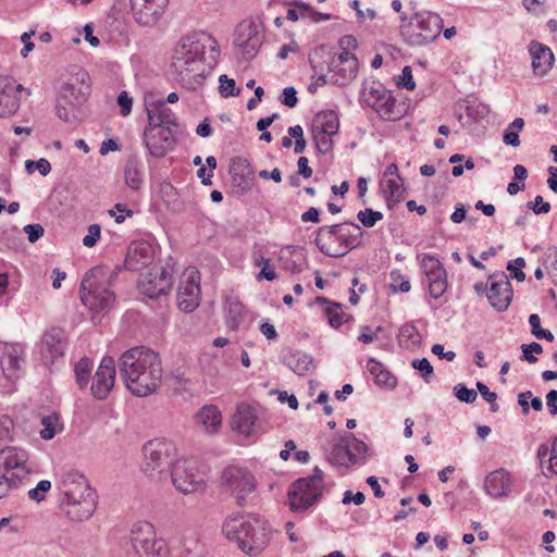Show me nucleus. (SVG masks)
<instances>
[{
  "instance_id": "nucleus-41",
  "label": "nucleus",
  "mask_w": 557,
  "mask_h": 557,
  "mask_svg": "<svg viewBox=\"0 0 557 557\" xmlns=\"http://www.w3.org/2000/svg\"><path fill=\"white\" fill-rule=\"evenodd\" d=\"M398 342L401 347L410 349L421 345L422 336L414 324L407 323L399 330Z\"/></svg>"
},
{
  "instance_id": "nucleus-4",
  "label": "nucleus",
  "mask_w": 557,
  "mask_h": 557,
  "mask_svg": "<svg viewBox=\"0 0 557 557\" xmlns=\"http://www.w3.org/2000/svg\"><path fill=\"white\" fill-rule=\"evenodd\" d=\"M362 236L363 232L357 223L346 221L319 227L314 243L323 255L339 258L359 247Z\"/></svg>"
},
{
  "instance_id": "nucleus-28",
  "label": "nucleus",
  "mask_w": 557,
  "mask_h": 557,
  "mask_svg": "<svg viewBox=\"0 0 557 557\" xmlns=\"http://www.w3.org/2000/svg\"><path fill=\"white\" fill-rule=\"evenodd\" d=\"M258 416L256 409L247 404H240L231 419L233 430L245 436H252L258 433L256 422Z\"/></svg>"
},
{
  "instance_id": "nucleus-31",
  "label": "nucleus",
  "mask_w": 557,
  "mask_h": 557,
  "mask_svg": "<svg viewBox=\"0 0 557 557\" xmlns=\"http://www.w3.org/2000/svg\"><path fill=\"white\" fill-rule=\"evenodd\" d=\"M510 474L503 468L488 473L484 481L485 492L494 498L507 496L510 493Z\"/></svg>"
},
{
  "instance_id": "nucleus-44",
  "label": "nucleus",
  "mask_w": 557,
  "mask_h": 557,
  "mask_svg": "<svg viewBox=\"0 0 557 557\" xmlns=\"http://www.w3.org/2000/svg\"><path fill=\"white\" fill-rule=\"evenodd\" d=\"M91 370L92 361L88 358H82L75 363V379L81 388H84L88 385Z\"/></svg>"
},
{
  "instance_id": "nucleus-40",
  "label": "nucleus",
  "mask_w": 557,
  "mask_h": 557,
  "mask_svg": "<svg viewBox=\"0 0 557 557\" xmlns=\"http://www.w3.org/2000/svg\"><path fill=\"white\" fill-rule=\"evenodd\" d=\"M23 361L21 357V351L17 346L11 347L0 359V364L3 371V374L8 379H14L16 376L17 371L21 368V362Z\"/></svg>"
},
{
  "instance_id": "nucleus-61",
  "label": "nucleus",
  "mask_w": 557,
  "mask_h": 557,
  "mask_svg": "<svg viewBox=\"0 0 557 557\" xmlns=\"http://www.w3.org/2000/svg\"><path fill=\"white\" fill-rule=\"evenodd\" d=\"M280 101L288 108H295L298 102L297 90L293 86L285 87Z\"/></svg>"
},
{
  "instance_id": "nucleus-51",
  "label": "nucleus",
  "mask_w": 557,
  "mask_h": 557,
  "mask_svg": "<svg viewBox=\"0 0 557 557\" xmlns=\"http://www.w3.org/2000/svg\"><path fill=\"white\" fill-rule=\"evenodd\" d=\"M220 86L219 91L223 98L238 96L240 89L236 87L235 81L228 78L225 74L219 77Z\"/></svg>"
},
{
  "instance_id": "nucleus-45",
  "label": "nucleus",
  "mask_w": 557,
  "mask_h": 557,
  "mask_svg": "<svg viewBox=\"0 0 557 557\" xmlns=\"http://www.w3.org/2000/svg\"><path fill=\"white\" fill-rule=\"evenodd\" d=\"M382 186L384 191L388 194L387 199H393L395 201L404 199L405 188L403 181H398L397 178H386L382 182Z\"/></svg>"
},
{
  "instance_id": "nucleus-59",
  "label": "nucleus",
  "mask_w": 557,
  "mask_h": 557,
  "mask_svg": "<svg viewBox=\"0 0 557 557\" xmlns=\"http://www.w3.org/2000/svg\"><path fill=\"white\" fill-rule=\"evenodd\" d=\"M413 369L418 370L421 373V376L425 382H429L430 377L433 374V367L426 358L414 359L411 362Z\"/></svg>"
},
{
  "instance_id": "nucleus-8",
  "label": "nucleus",
  "mask_w": 557,
  "mask_h": 557,
  "mask_svg": "<svg viewBox=\"0 0 557 557\" xmlns=\"http://www.w3.org/2000/svg\"><path fill=\"white\" fill-rule=\"evenodd\" d=\"M121 268L117 267L110 273L108 277L109 284L115 280ZM102 280H107L106 270L102 267H96L90 269L81 282V300L95 312L108 311L115 300L113 292L99 286Z\"/></svg>"
},
{
  "instance_id": "nucleus-10",
  "label": "nucleus",
  "mask_w": 557,
  "mask_h": 557,
  "mask_svg": "<svg viewBox=\"0 0 557 557\" xmlns=\"http://www.w3.org/2000/svg\"><path fill=\"white\" fill-rule=\"evenodd\" d=\"M314 55L325 63L332 84L345 86L357 76L358 60L349 51L336 54L331 47L321 45L314 50Z\"/></svg>"
},
{
  "instance_id": "nucleus-64",
  "label": "nucleus",
  "mask_w": 557,
  "mask_h": 557,
  "mask_svg": "<svg viewBox=\"0 0 557 557\" xmlns=\"http://www.w3.org/2000/svg\"><path fill=\"white\" fill-rule=\"evenodd\" d=\"M528 208L531 209L535 214L548 213L550 211V203L544 201L542 196H536L534 201L528 202Z\"/></svg>"
},
{
  "instance_id": "nucleus-54",
  "label": "nucleus",
  "mask_w": 557,
  "mask_h": 557,
  "mask_svg": "<svg viewBox=\"0 0 557 557\" xmlns=\"http://www.w3.org/2000/svg\"><path fill=\"white\" fill-rule=\"evenodd\" d=\"M454 394L460 401L466 404H473L478 398L476 391L468 388L462 383H459L454 387Z\"/></svg>"
},
{
  "instance_id": "nucleus-38",
  "label": "nucleus",
  "mask_w": 557,
  "mask_h": 557,
  "mask_svg": "<svg viewBox=\"0 0 557 557\" xmlns=\"http://www.w3.org/2000/svg\"><path fill=\"white\" fill-rule=\"evenodd\" d=\"M143 165L140 160L135 156L129 157L124 168L126 185L133 190L140 189L143 185Z\"/></svg>"
},
{
  "instance_id": "nucleus-18",
  "label": "nucleus",
  "mask_w": 557,
  "mask_h": 557,
  "mask_svg": "<svg viewBox=\"0 0 557 557\" xmlns=\"http://www.w3.org/2000/svg\"><path fill=\"white\" fill-rule=\"evenodd\" d=\"M144 140L150 154L161 158L173 148L175 144L174 134L168 126L147 125L144 132Z\"/></svg>"
},
{
  "instance_id": "nucleus-50",
  "label": "nucleus",
  "mask_w": 557,
  "mask_h": 557,
  "mask_svg": "<svg viewBox=\"0 0 557 557\" xmlns=\"http://www.w3.org/2000/svg\"><path fill=\"white\" fill-rule=\"evenodd\" d=\"M313 139L318 151L322 154H326L333 150V134H326L319 131H312Z\"/></svg>"
},
{
  "instance_id": "nucleus-60",
  "label": "nucleus",
  "mask_w": 557,
  "mask_h": 557,
  "mask_svg": "<svg viewBox=\"0 0 557 557\" xmlns=\"http://www.w3.org/2000/svg\"><path fill=\"white\" fill-rule=\"evenodd\" d=\"M522 352H523V359L527 360L530 363H534L537 361V358L532 354H541L543 351V347L541 344L533 342L531 344H523L521 346Z\"/></svg>"
},
{
  "instance_id": "nucleus-52",
  "label": "nucleus",
  "mask_w": 557,
  "mask_h": 557,
  "mask_svg": "<svg viewBox=\"0 0 557 557\" xmlns=\"http://www.w3.org/2000/svg\"><path fill=\"white\" fill-rule=\"evenodd\" d=\"M360 223L366 227H372L376 224V222L383 219V213L380 211H374L371 208H366L364 210H360L357 214Z\"/></svg>"
},
{
  "instance_id": "nucleus-24",
  "label": "nucleus",
  "mask_w": 557,
  "mask_h": 557,
  "mask_svg": "<svg viewBox=\"0 0 557 557\" xmlns=\"http://www.w3.org/2000/svg\"><path fill=\"white\" fill-rule=\"evenodd\" d=\"M171 287L172 276L164 268L149 271L139 282L141 294L152 299L166 294Z\"/></svg>"
},
{
  "instance_id": "nucleus-33",
  "label": "nucleus",
  "mask_w": 557,
  "mask_h": 557,
  "mask_svg": "<svg viewBox=\"0 0 557 557\" xmlns=\"http://www.w3.org/2000/svg\"><path fill=\"white\" fill-rule=\"evenodd\" d=\"M283 362L299 376L314 369L313 358L300 350H290L283 355Z\"/></svg>"
},
{
  "instance_id": "nucleus-14",
  "label": "nucleus",
  "mask_w": 557,
  "mask_h": 557,
  "mask_svg": "<svg viewBox=\"0 0 557 557\" xmlns=\"http://www.w3.org/2000/svg\"><path fill=\"white\" fill-rule=\"evenodd\" d=\"M362 99L383 120L392 121L399 117V113L395 111L396 100L382 83L377 81L366 83L362 90Z\"/></svg>"
},
{
  "instance_id": "nucleus-36",
  "label": "nucleus",
  "mask_w": 557,
  "mask_h": 557,
  "mask_svg": "<svg viewBox=\"0 0 557 557\" xmlns=\"http://www.w3.org/2000/svg\"><path fill=\"white\" fill-rule=\"evenodd\" d=\"M198 424L203 426L207 433H214L221 425V412L214 406L202 407L195 416Z\"/></svg>"
},
{
  "instance_id": "nucleus-39",
  "label": "nucleus",
  "mask_w": 557,
  "mask_h": 557,
  "mask_svg": "<svg viewBox=\"0 0 557 557\" xmlns=\"http://www.w3.org/2000/svg\"><path fill=\"white\" fill-rule=\"evenodd\" d=\"M367 367L369 372L374 376L377 385L388 388L396 386L397 379L381 362L370 358Z\"/></svg>"
},
{
  "instance_id": "nucleus-6",
  "label": "nucleus",
  "mask_w": 557,
  "mask_h": 557,
  "mask_svg": "<svg viewBox=\"0 0 557 557\" xmlns=\"http://www.w3.org/2000/svg\"><path fill=\"white\" fill-rule=\"evenodd\" d=\"M223 533L227 539L235 540L239 548L249 555L260 554L270 540L267 523L257 517L228 518L223 524Z\"/></svg>"
},
{
  "instance_id": "nucleus-13",
  "label": "nucleus",
  "mask_w": 557,
  "mask_h": 557,
  "mask_svg": "<svg viewBox=\"0 0 557 557\" xmlns=\"http://www.w3.org/2000/svg\"><path fill=\"white\" fill-rule=\"evenodd\" d=\"M128 542L137 557H168L169 548L165 541L157 537L154 528L149 522L134 524Z\"/></svg>"
},
{
  "instance_id": "nucleus-12",
  "label": "nucleus",
  "mask_w": 557,
  "mask_h": 557,
  "mask_svg": "<svg viewBox=\"0 0 557 557\" xmlns=\"http://www.w3.org/2000/svg\"><path fill=\"white\" fill-rule=\"evenodd\" d=\"M368 446L352 433H345L326 454L327 461L335 467L363 466L368 462Z\"/></svg>"
},
{
  "instance_id": "nucleus-46",
  "label": "nucleus",
  "mask_w": 557,
  "mask_h": 557,
  "mask_svg": "<svg viewBox=\"0 0 557 557\" xmlns=\"http://www.w3.org/2000/svg\"><path fill=\"white\" fill-rule=\"evenodd\" d=\"M23 483L18 475H9L2 471H0V499L8 496L9 493L13 490L20 488Z\"/></svg>"
},
{
  "instance_id": "nucleus-32",
  "label": "nucleus",
  "mask_w": 557,
  "mask_h": 557,
  "mask_svg": "<svg viewBox=\"0 0 557 557\" xmlns=\"http://www.w3.org/2000/svg\"><path fill=\"white\" fill-rule=\"evenodd\" d=\"M147 109L148 125L152 126H177V121L174 112L166 107L164 100H158L152 102Z\"/></svg>"
},
{
  "instance_id": "nucleus-58",
  "label": "nucleus",
  "mask_w": 557,
  "mask_h": 557,
  "mask_svg": "<svg viewBox=\"0 0 557 557\" xmlns=\"http://www.w3.org/2000/svg\"><path fill=\"white\" fill-rule=\"evenodd\" d=\"M25 168L28 173H33L34 169H36L42 176L48 175L51 171V165L49 161L45 158H40L37 161L27 160L25 162Z\"/></svg>"
},
{
  "instance_id": "nucleus-21",
  "label": "nucleus",
  "mask_w": 557,
  "mask_h": 557,
  "mask_svg": "<svg viewBox=\"0 0 557 557\" xmlns=\"http://www.w3.org/2000/svg\"><path fill=\"white\" fill-rule=\"evenodd\" d=\"M169 0H131L135 21L144 26L154 25L163 15Z\"/></svg>"
},
{
  "instance_id": "nucleus-16",
  "label": "nucleus",
  "mask_w": 557,
  "mask_h": 557,
  "mask_svg": "<svg viewBox=\"0 0 557 557\" xmlns=\"http://www.w3.org/2000/svg\"><path fill=\"white\" fill-rule=\"evenodd\" d=\"M172 483L183 494L197 492L205 484V479L198 470L197 461L193 458L175 460L171 469Z\"/></svg>"
},
{
  "instance_id": "nucleus-7",
  "label": "nucleus",
  "mask_w": 557,
  "mask_h": 557,
  "mask_svg": "<svg viewBox=\"0 0 557 557\" xmlns=\"http://www.w3.org/2000/svg\"><path fill=\"white\" fill-rule=\"evenodd\" d=\"M400 35L411 47H422L434 41L441 34L443 18L433 12H419L412 16L400 15Z\"/></svg>"
},
{
  "instance_id": "nucleus-49",
  "label": "nucleus",
  "mask_w": 557,
  "mask_h": 557,
  "mask_svg": "<svg viewBox=\"0 0 557 557\" xmlns=\"http://www.w3.org/2000/svg\"><path fill=\"white\" fill-rule=\"evenodd\" d=\"M318 59H319V57H315L313 53L310 57L309 61H310V65L313 70L312 78H315V81L313 83H315L317 86L321 87L331 82H330V75L327 76V75L323 74V71H324L323 61L319 62Z\"/></svg>"
},
{
  "instance_id": "nucleus-56",
  "label": "nucleus",
  "mask_w": 557,
  "mask_h": 557,
  "mask_svg": "<svg viewBox=\"0 0 557 557\" xmlns=\"http://www.w3.org/2000/svg\"><path fill=\"white\" fill-rule=\"evenodd\" d=\"M50 488L51 482L49 480H41L36 487L28 491L27 495L32 500L40 503L46 498V493L49 492Z\"/></svg>"
},
{
  "instance_id": "nucleus-17",
  "label": "nucleus",
  "mask_w": 557,
  "mask_h": 557,
  "mask_svg": "<svg viewBox=\"0 0 557 557\" xmlns=\"http://www.w3.org/2000/svg\"><path fill=\"white\" fill-rule=\"evenodd\" d=\"M28 453L20 447L7 446L0 449V471L9 475H18L24 485L29 480L30 468L27 466Z\"/></svg>"
},
{
  "instance_id": "nucleus-23",
  "label": "nucleus",
  "mask_w": 557,
  "mask_h": 557,
  "mask_svg": "<svg viewBox=\"0 0 557 557\" xmlns=\"http://www.w3.org/2000/svg\"><path fill=\"white\" fill-rule=\"evenodd\" d=\"M66 348V336L62 329L53 327L46 332L39 344V352L46 364L53 363L64 355Z\"/></svg>"
},
{
  "instance_id": "nucleus-22",
  "label": "nucleus",
  "mask_w": 557,
  "mask_h": 557,
  "mask_svg": "<svg viewBox=\"0 0 557 557\" xmlns=\"http://www.w3.org/2000/svg\"><path fill=\"white\" fill-rule=\"evenodd\" d=\"M115 362L112 357H104L98 367L90 391L97 399H106L114 386Z\"/></svg>"
},
{
  "instance_id": "nucleus-55",
  "label": "nucleus",
  "mask_w": 557,
  "mask_h": 557,
  "mask_svg": "<svg viewBox=\"0 0 557 557\" xmlns=\"http://www.w3.org/2000/svg\"><path fill=\"white\" fill-rule=\"evenodd\" d=\"M545 262H549L546 267L548 275L552 281L557 285V247H549L545 253Z\"/></svg>"
},
{
  "instance_id": "nucleus-5",
  "label": "nucleus",
  "mask_w": 557,
  "mask_h": 557,
  "mask_svg": "<svg viewBox=\"0 0 557 557\" xmlns=\"http://www.w3.org/2000/svg\"><path fill=\"white\" fill-rule=\"evenodd\" d=\"M210 42L209 35L195 32L183 37L176 45L172 57V67L182 81L203 74L202 58L206 47Z\"/></svg>"
},
{
  "instance_id": "nucleus-62",
  "label": "nucleus",
  "mask_w": 557,
  "mask_h": 557,
  "mask_svg": "<svg viewBox=\"0 0 557 557\" xmlns=\"http://www.w3.org/2000/svg\"><path fill=\"white\" fill-rule=\"evenodd\" d=\"M117 104L120 107L121 115L127 116L132 112L133 99L128 96V92L123 90L117 96Z\"/></svg>"
},
{
  "instance_id": "nucleus-37",
  "label": "nucleus",
  "mask_w": 557,
  "mask_h": 557,
  "mask_svg": "<svg viewBox=\"0 0 557 557\" xmlns=\"http://www.w3.org/2000/svg\"><path fill=\"white\" fill-rule=\"evenodd\" d=\"M339 128L338 115L333 110L319 112L312 124V131L336 135Z\"/></svg>"
},
{
  "instance_id": "nucleus-3",
  "label": "nucleus",
  "mask_w": 557,
  "mask_h": 557,
  "mask_svg": "<svg viewBox=\"0 0 557 557\" xmlns=\"http://www.w3.org/2000/svg\"><path fill=\"white\" fill-rule=\"evenodd\" d=\"M91 92L89 74L74 66L71 76L61 86L57 98L55 112L64 122H76L83 117V106Z\"/></svg>"
},
{
  "instance_id": "nucleus-43",
  "label": "nucleus",
  "mask_w": 557,
  "mask_h": 557,
  "mask_svg": "<svg viewBox=\"0 0 557 557\" xmlns=\"http://www.w3.org/2000/svg\"><path fill=\"white\" fill-rule=\"evenodd\" d=\"M42 429L39 431L41 438L49 441L54 437L59 430H62L60 424V417L57 413H51L41 418Z\"/></svg>"
},
{
  "instance_id": "nucleus-19",
  "label": "nucleus",
  "mask_w": 557,
  "mask_h": 557,
  "mask_svg": "<svg viewBox=\"0 0 557 557\" xmlns=\"http://www.w3.org/2000/svg\"><path fill=\"white\" fill-rule=\"evenodd\" d=\"M264 36L253 23L240 24L237 28L234 45L242 50L245 60H252L259 52Z\"/></svg>"
},
{
  "instance_id": "nucleus-30",
  "label": "nucleus",
  "mask_w": 557,
  "mask_h": 557,
  "mask_svg": "<svg viewBox=\"0 0 557 557\" xmlns=\"http://www.w3.org/2000/svg\"><path fill=\"white\" fill-rule=\"evenodd\" d=\"M529 51L532 57V69L534 74L537 76H544L547 74L555 60L550 48L533 40L530 42Z\"/></svg>"
},
{
  "instance_id": "nucleus-1",
  "label": "nucleus",
  "mask_w": 557,
  "mask_h": 557,
  "mask_svg": "<svg viewBox=\"0 0 557 557\" xmlns=\"http://www.w3.org/2000/svg\"><path fill=\"white\" fill-rule=\"evenodd\" d=\"M119 371L126 388L137 397L156 393L163 377L159 354L145 346L124 351L119 360Z\"/></svg>"
},
{
  "instance_id": "nucleus-53",
  "label": "nucleus",
  "mask_w": 557,
  "mask_h": 557,
  "mask_svg": "<svg viewBox=\"0 0 557 557\" xmlns=\"http://www.w3.org/2000/svg\"><path fill=\"white\" fill-rule=\"evenodd\" d=\"M429 281V293L431 297L437 299L444 295L447 289V274L445 276H436Z\"/></svg>"
},
{
  "instance_id": "nucleus-20",
  "label": "nucleus",
  "mask_w": 557,
  "mask_h": 557,
  "mask_svg": "<svg viewBox=\"0 0 557 557\" xmlns=\"http://www.w3.org/2000/svg\"><path fill=\"white\" fill-rule=\"evenodd\" d=\"M200 283L199 272L195 269L186 273L177 289V301L181 310L191 312L199 306Z\"/></svg>"
},
{
  "instance_id": "nucleus-42",
  "label": "nucleus",
  "mask_w": 557,
  "mask_h": 557,
  "mask_svg": "<svg viewBox=\"0 0 557 557\" xmlns=\"http://www.w3.org/2000/svg\"><path fill=\"white\" fill-rule=\"evenodd\" d=\"M421 268L428 280L438 276H445L447 274L442 262L434 256L423 255L421 261Z\"/></svg>"
},
{
  "instance_id": "nucleus-27",
  "label": "nucleus",
  "mask_w": 557,
  "mask_h": 557,
  "mask_svg": "<svg viewBox=\"0 0 557 557\" xmlns=\"http://www.w3.org/2000/svg\"><path fill=\"white\" fill-rule=\"evenodd\" d=\"M512 287L508 277L502 273L499 281H493L487 292L491 306L497 311H505L512 299Z\"/></svg>"
},
{
  "instance_id": "nucleus-2",
  "label": "nucleus",
  "mask_w": 557,
  "mask_h": 557,
  "mask_svg": "<svg viewBox=\"0 0 557 557\" xmlns=\"http://www.w3.org/2000/svg\"><path fill=\"white\" fill-rule=\"evenodd\" d=\"M57 488L63 495L62 506L72 520L89 519L96 509V493L87 479L77 470H64L57 483Z\"/></svg>"
},
{
  "instance_id": "nucleus-34",
  "label": "nucleus",
  "mask_w": 557,
  "mask_h": 557,
  "mask_svg": "<svg viewBox=\"0 0 557 557\" xmlns=\"http://www.w3.org/2000/svg\"><path fill=\"white\" fill-rule=\"evenodd\" d=\"M315 302L324 306V315L327 318L332 327L337 329L348 321V314L343 311V306L341 304L330 301L325 297L321 296L315 298Z\"/></svg>"
},
{
  "instance_id": "nucleus-15",
  "label": "nucleus",
  "mask_w": 557,
  "mask_h": 557,
  "mask_svg": "<svg viewBox=\"0 0 557 557\" xmlns=\"http://www.w3.org/2000/svg\"><path fill=\"white\" fill-rule=\"evenodd\" d=\"M221 484L243 506L247 496L256 488V479L246 468L228 466L222 472Z\"/></svg>"
},
{
  "instance_id": "nucleus-25",
  "label": "nucleus",
  "mask_w": 557,
  "mask_h": 557,
  "mask_svg": "<svg viewBox=\"0 0 557 557\" xmlns=\"http://www.w3.org/2000/svg\"><path fill=\"white\" fill-rule=\"evenodd\" d=\"M22 90L30 95L21 84L16 85L12 77L0 76V117L11 116L18 110L20 98L16 92Z\"/></svg>"
},
{
  "instance_id": "nucleus-57",
  "label": "nucleus",
  "mask_w": 557,
  "mask_h": 557,
  "mask_svg": "<svg viewBox=\"0 0 557 557\" xmlns=\"http://www.w3.org/2000/svg\"><path fill=\"white\" fill-rule=\"evenodd\" d=\"M524 267V259L522 257H518L508 262L507 270L511 273L510 275L512 278H516L518 282H523L525 280V274L522 271Z\"/></svg>"
},
{
  "instance_id": "nucleus-11",
  "label": "nucleus",
  "mask_w": 557,
  "mask_h": 557,
  "mask_svg": "<svg viewBox=\"0 0 557 557\" xmlns=\"http://www.w3.org/2000/svg\"><path fill=\"white\" fill-rule=\"evenodd\" d=\"M323 471L314 467L311 475L296 480L288 490L290 509L295 512L306 511L315 504L323 494Z\"/></svg>"
},
{
  "instance_id": "nucleus-35",
  "label": "nucleus",
  "mask_w": 557,
  "mask_h": 557,
  "mask_svg": "<svg viewBox=\"0 0 557 557\" xmlns=\"http://www.w3.org/2000/svg\"><path fill=\"white\" fill-rule=\"evenodd\" d=\"M537 458L542 467L547 459L548 465L546 469L543 470V474L546 478L557 475V437L554 440L552 446L548 444H541L539 446Z\"/></svg>"
},
{
  "instance_id": "nucleus-29",
  "label": "nucleus",
  "mask_w": 557,
  "mask_h": 557,
  "mask_svg": "<svg viewBox=\"0 0 557 557\" xmlns=\"http://www.w3.org/2000/svg\"><path fill=\"white\" fill-rule=\"evenodd\" d=\"M230 173L232 176L233 188L236 194L244 195L251 189L253 172L246 159H234Z\"/></svg>"
},
{
  "instance_id": "nucleus-26",
  "label": "nucleus",
  "mask_w": 557,
  "mask_h": 557,
  "mask_svg": "<svg viewBox=\"0 0 557 557\" xmlns=\"http://www.w3.org/2000/svg\"><path fill=\"white\" fill-rule=\"evenodd\" d=\"M153 260L152 246L147 242H133L126 252L125 268L129 271H139L148 267Z\"/></svg>"
},
{
  "instance_id": "nucleus-9",
  "label": "nucleus",
  "mask_w": 557,
  "mask_h": 557,
  "mask_svg": "<svg viewBox=\"0 0 557 557\" xmlns=\"http://www.w3.org/2000/svg\"><path fill=\"white\" fill-rule=\"evenodd\" d=\"M144 462L143 472L151 480L160 481L166 476L169 468L175 462V445L164 438H154L143 447Z\"/></svg>"
},
{
  "instance_id": "nucleus-47",
  "label": "nucleus",
  "mask_w": 557,
  "mask_h": 557,
  "mask_svg": "<svg viewBox=\"0 0 557 557\" xmlns=\"http://www.w3.org/2000/svg\"><path fill=\"white\" fill-rule=\"evenodd\" d=\"M293 4L298 9H301L302 17H309L314 23H319L321 21H329L332 18L331 14L314 11L312 7L306 2L294 1Z\"/></svg>"
},
{
  "instance_id": "nucleus-63",
  "label": "nucleus",
  "mask_w": 557,
  "mask_h": 557,
  "mask_svg": "<svg viewBox=\"0 0 557 557\" xmlns=\"http://www.w3.org/2000/svg\"><path fill=\"white\" fill-rule=\"evenodd\" d=\"M13 425V420L9 416L3 414L0 417V440L12 441Z\"/></svg>"
},
{
  "instance_id": "nucleus-48",
  "label": "nucleus",
  "mask_w": 557,
  "mask_h": 557,
  "mask_svg": "<svg viewBox=\"0 0 557 557\" xmlns=\"http://www.w3.org/2000/svg\"><path fill=\"white\" fill-rule=\"evenodd\" d=\"M389 287L393 292L408 293L411 284L409 278L403 275L399 270H393L391 272Z\"/></svg>"
}]
</instances>
